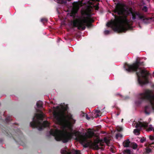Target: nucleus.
<instances>
[{"mask_svg": "<svg viewBox=\"0 0 154 154\" xmlns=\"http://www.w3.org/2000/svg\"><path fill=\"white\" fill-rule=\"evenodd\" d=\"M75 122V120L73 119L72 115L68 112V141L73 139L79 141L85 148L89 146L93 147L95 149H99L100 148L98 144L100 142L99 139L95 140L93 142L91 140L88 141L87 138L82 134L80 132L73 131V127Z\"/></svg>", "mask_w": 154, "mask_h": 154, "instance_id": "1", "label": "nucleus"}, {"mask_svg": "<svg viewBox=\"0 0 154 154\" xmlns=\"http://www.w3.org/2000/svg\"><path fill=\"white\" fill-rule=\"evenodd\" d=\"M54 116L56 122L62 127L63 130L51 129L50 134L54 136L56 140H62L63 143H66L67 142V114L63 111L54 113Z\"/></svg>", "mask_w": 154, "mask_h": 154, "instance_id": "2", "label": "nucleus"}, {"mask_svg": "<svg viewBox=\"0 0 154 154\" xmlns=\"http://www.w3.org/2000/svg\"><path fill=\"white\" fill-rule=\"evenodd\" d=\"M113 11L115 13H117L119 15L123 16V17H119L113 14L117 21L118 28L119 29V33L125 32L128 30V28L126 27L125 24L130 27V21L127 19V17L130 14L132 16L133 14L136 11H133L131 8H129L124 4L118 3Z\"/></svg>", "mask_w": 154, "mask_h": 154, "instance_id": "3", "label": "nucleus"}, {"mask_svg": "<svg viewBox=\"0 0 154 154\" xmlns=\"http://www.w3.org/2000/svg\"><path fill=\"white\" fill-rule=\"evenodd\" d=\"M144 65L143 62L137 60L132 64L125 63L124 67L126 71L129 72H136L137 77V81L139 84L141 85H145L149 83V76L150 73L147 70L142 69L140 67Z\"/></svg>", "mask_w": 154, "mask_h": 154, "instance_id": "4", "label": "nucleus"}, {"mask_svg": "<svg viewBox=\"0 0 154 154\" xmlns=\"http://www.w3.org/2000/svg\"><path fill=\"white\" fill-rule=\"evenodd\" d=\"M92 6H89L87 8L88 12L85 11L82 12V15H85L86 17H83L82 18H79L76 20L74 23V24L76 25L79 30H84L86 26L88 28H90L93 26L92 23L94 22V19L91 17V13Z\"/></svg>", "mask_w": 154, "mask_h": 154, "instance_id": "5", "label": "nucleus"}, {"mask_svg": "<svg viewBox=\"0 0 154 154\" xmlns=\"http://www.w3.org/2000/svg\"><path fill=\"white\" fill-rule=\"evenodd\" d=\"M138 99L136 103L139 104H141L144 101H147L149 102L150 105L146 106L144 108V112L146 114H150L151 108L154 110V94L152 91L146 90L144 92L139 94Z\"/></svg>", "mask_w": 154, "mask_h": 154, "instance_id": "6", "label": "nucleus"}, {"mask_svg": "<svg viewBox=\"0 0 154 154\" xmlns=\"http://www.w3.org/2000/svg\"><path fill=\"white\" fill-rule=\"evenodd\" d=\"M44 118L42 113L41 114L35 113L32 118V122L30 123L31 127L32 128H38L39 131L42 130L45 128L49 126V123L47 121H44L42 123L40 120L42 121Z\"/></svg>", "mask_w": 154, "mask_h": 154, "instance_id": "7", "label": "nucleus"}, {"mask_svg": "<svg viewBox=\"0 0 154 154\" xmlns=\"http://www.w3.org/2000/svg\"><path fill=\"white\" fill-rule=\"evenodd\" d=\"M133 20L136 19L139 20H143V22L145 23H150L152 19L151 17H146L143 14L137 11H135L132 14Z\"/></svg>", "mask_w": 154, "mask_h": 154, "instance_id": "8", "label": "nucleus"}, {"mask_svg": "<svg viewBox=\"0 0 154 154\" xmlns=\"http://www.w3.org/2000/svg\"><path fill=\"white\" fill-rule=\"evenodd\" d=\"M106 25L108 27H111L114 31L119 33V29L118 28L117 21L115 18L114 20L108 22Z\"/></svg>", "mask_w": 154, "mask_h": 154, "instance_id": "9", "label": "nucleus"}, {"mask_svg": "<svg viewBox=\"0 0 154 154\" xmlns=\"http://www.w3.org/2000/svg\"><path fill=\"white\" fill-rule=\"evenodd\" d=\"M72 14L74 16L75 15L76 13L77 12V11L79 9V6L78 3L76 2H74L72 3Z\"/></svg>", "mask_w": 154, "mask_h": 154, "instance_id": "10", "label": "nucleus"}, {"mask_svg": "<svg viewBox=\"0 0 154 154\" xmlns=\"http://www.w3.org/2000/svg\"><path fill=\"white\" fill-rule=\"evenodd\" d=\"M148 127V123L144 122L143 123L141 122H138L136 123L135 127L137 128H140V129L142 127L147 128Z\"/></svg>", "mask_w": 154, "mask_h": 154, "instance_id": "11", "label": "nucleus"}, {"mask_svg": "<svg viewBox=\"0 0 154 154\" xmlns=\"http://www.w3.org/2000/svg\"><path fill=\"white\" fill-rule=\"evenodd\" d=\"M68 154H81L79 150L74 149L69 150L68 149Z\"/></svg>", "mask_w": 154, "mask_h": 154, "instance_id": "12", "label": "nucleus"}, {"mask_svg": "<svg viewBox=\"0 0 154 154\" xmlns=\"http://www.w3.org/2000/svg\"><path fill=\"white\" fill-rule=\"evenodd\" d=\"M130 143V142L129 140V139H127L123 142V145L124 147H127L129 146Z\"/></svg>", "mask_w": 154, "mask_h": 154, "instance_id": "13", "label": "nucleus"}, {"mask_svg": "<svg viewBox=\"0 0 154 154\" xmlns=\"http://www.w3.org/2000/svg\"><path fill=\"white\" fill-rule=\"evenodd\" d=\"M36 106L38 108H40L42 106V102L41 101H38L37 102Z\"/></svg>", "mask_w": 154, "mask_h": 154, "instance_id": "14", "label": "nucleus"}, {"mask_svg": "<svg viewBox=\"0 0 154 154\" xmlns=\"http://www.w3.org/2000/svg\"><path fill=\"white\" fill-rule=\"evenodd\" d=\"M104 141L107 144V145H108L110 143V140L107 137H104Z\"/></svg>", "mask_w": 154, "mask_h": 154, "instance_id": "15", "label": "nucleus"}, {"mask_svg": "<svg viewBox=\"0 0 154 154\" xmlns=\"http://www.w3.org/2000/svg\"><path fill=\"white\" fill-rule=\"evenodd\" d=\"M141 129H135L134 130V134L137 135H138L140 134V131Z\"/></svg>", "mask_w": 154, "mask_h": 154, "instance_id": "16", "label": "nucleus"}, {"mask_svg": "<svg viewBox=\"0 0 154 154\" xmlns=\"http://www.w3.org/2000/svg\"><path fill=\"white\" fill-rule=\"evenodd\" d=\"M88 134L90 138H92L94 134V132L91 131H89L88 132Z\"/></svg>", "mask_w": 154, "mask_h": 154, "instance_id": "17", "label": "nucleus"}, {"mask_svg": "<svg viewBox=\"0 0 154 154\" xmlns=\"http://www.w3.org/2000/svg\"><path fill=\"white\" fill-rule=\"evenodd\" d=\"M131 144L132 145V148L134 149H136L138 146L137 145L134 143H132Z\"/></svg>", "mask_w": 154, "mask_h": 154, "instance_id": "18", "label": "nucleus"}, {"mask_svg": "<svg viewBox=\"0 0 154 154\" xmlns=\"http://www.w3.org/2000/svg\"><path fill=\"white\" fill-rule=\"evenodd\" d=\"M58 3L60 4H65L66 3L67 0H56Z\"/></svg>", "mask_w": 154, "mask_h": 154, "instance_id": "19", "label": "nucleus"}, {"mask_svg": "<svg viewBox=\"0 0 154 154\" xmlns=\"http://www.w3.org/2000/svg\"><path fill=\"white\" fill-rule=\"evenodd\" d=\"M61 27H65L66 28H67V24L66 22L65 21H63L61 23Z\"/></svg>", "mask_w": 154, "mask_h": 154, "instance_id": "20", "label": "nucleus"}, {"mask_svg": "<svg viewBox=\"0 0 154 154\" xmlns=\"http://www.w3.org/2000/svg\"><path fill=\"white\" fill-rule=\"evenodd\" d=\"M61 154H67L66 148L65 149H61Z\"/></svg>", "mask_w": 154, "mask_h": 154, "instance_id": "21", "label": "nucleus"}, {"mask_svg": "<svg viewBox=\"0 0 154 154\" xmlns=\"http://www.w3.org/2000/svg\"><path fill=\"white\" fill-rule=\"evenodd\" d=\"M124 154H131V151L129 149H126L123 151Z\"/></svg>", "mask_w": 154, "mask_h": 154, "instance_id": "22", "label": "nucleus"}, {"mask_svg": "<svg viewBox=\"0 0 154 154\" xmlns=\"http://www.w3.org/2000/svg\"><path fill=\"white\" fill-rule=\"evenodd\" d=\"M48 21V19L46 18H43L41 19V21L43 23L47 22Z\"/></svg>", "mask_w": 154, "mask_h": 154, "instance_id": "23", "label": "nucleus"}, {"mask_svg": "<svg viewBox=\"0 0 154 154\" xmlns=\"http://www.w3.org/2000/svg\"><path fill=\"white\" fill-rule=\"evenodd\" d=\"M12 120V119H11V118L10 117H7L5 119V121H6V122L7 123L11 121Z\"/></svg>", "mask_w": 154, "mask_h": 154, "instance_id": "24", "label": "nucleus"}, {"mask_svg": "<svg viewBox=\"0 0 154 154\" xmlns=\"http://www.w3.org/2000/svg\"><path fill=\"white\" fill-rule=\"evenodd\" d=\"M116 129L117 131H118L120 132V131H122L123 128L121 127L117 126L116 127Z\"/></svg>", "mask_w": 154, "mask_h": 154, "instance_id": "25", "label": "nucleus"}, {"mask_svg": "<svg viewBox=\"0 0 154 154\" xmlns=\"http://www.w3.org/2000/svg\"><path fill=\"white\" fill-rule=\"evenodd\" d=\"M142 10V11H144V12H147L148 10V8L146 6H144L143 7Z\"/></svg>", "mask_w": 154, "mask_h": 154, "instance_id": "26", "label": "nucleus"}, {"mask_svg": "<svg viewBox=\"0 0 154 154\" xmlns=\"http://www.w3.org/2000/svg\"><path fill=\"white\" fill-rule=\"evenodd\" d=\"M153 129L152 126V125H150L149 127L148 128L147 130L148 131H150Z\"/></svg>", "mask_w": 154, "mask_h": 154, "instance_id": "27", "label": "nucleus"}, {"mask_svg": "<svg viewBox=\"0 0 154 154\" xmlns=\"http://www.w3.org/2000/svg\"><path fill=\"white\" fill-rule=\"evenodd\" d=\"M146 140V138L144 137H143L141 138L140 140V142L141 143H143Z\"/></svg>", "mask_w": 154, "mask_h": 154, "instance_id": "28", "label": "nucleus"}, {"mask_svg": "<svg viewBox=\"0 0 154 154\" xmlns=\"http://www.w3.org/2000/svg\"><path fill=\"white\" fill-rule=\"evenodd\" d=\"M146 152L147 153H149L151 151V149L149 148H146Z\"/></svg>", "mask_w": 154, "mask_h": 154, "instance_id": "29", "label": "nucleus"}, {"mask_svg": "<svg viewBox=\"0 0 154 154\" xmlns=\"http://www.w3.org/2000/svg\"><path fill=\"white\" fill-rule=\"evenodd\" d=\"M94 8H95V9L96 10H98L99 9V6L98 5L94 6Z\"/></svg>", "mask_w": 154, "mask_h": 154, "instance_id": "30", "label": "nucleus"}, {"mask_svg": "<svg viewBox=\"0 0 154 154\" xmlns=\"http://www.w3.org/2000/svg\"><path fill=\"white\" fill-rule=\"evenodd\" d=\"M110 31L108 30H106L104 31V33L105 34L107 35L109 33Z\"/></svg>", "mask_w": 154, "mask_h": 154, "instance_id": "31", "label": "nucleus"}, {"mask_svg": "<svg viewBox=\"0 0 154 154\" xmlns=\"http://www.w3.org/2000/svg\"><path fill=\"white\" fill-rule=\"evenodd\" d=\"M149 139L151 140H154V137L153 136L150 135L149 136Z\"/></svg>", "mask_w": 154, "mask_h": 154, "instance_id": "32", "label": "nucleus"}, {"mask_svg": "<svg viewBox=\"0 0 154 154\" xmlns=\"http://www.w3.org/2000/svg\"><path fill=\"white\" fill-rule=\"evenodd\" d=\"M86 118L88 120H89L90 119V118L88 117V115L87 114L86 115Z\"/></svg>", "mask_w": 154, "mask_h": 154, "instance_id": "33", "label": "nucleus"}, {"mask_svg": "<svg viewBox=\"0 0 154 154\" xmlns=\"http://www.w3.org/2000/svg\"><path fill=\"white\" fill-rule=\"evenodd\" d=\"M95 112L97 113H99L100 112V111L99 110L96 109L95 110Z\"/></svg>", "mask_w": 154, "mask_h": 154, "instance_id": "34", "label": "nucleus"}, {"mask_svg": "<svg viewBox=\"0 0 154 154\" xmlns=\"http://www.w3.org/2000/svg\"><path fill=\"white\" fill-rule=\"evenodd\" d=\"M99 140H100V143H104V139L103 140H102V139H101V140H100L99 139Z\"/></svg>", "mask_w": 154, "mask_h": 154, "instance_id": "35", "label": "nucleus"}, {"mask_svg": "<svg viewBox=\"0 0 154 154\" xmlns=\"http://www.w3.org/2000/svg\"><path fill=\"white\" fill-rule=\"evenodd\" d=\"M103 143H100V145L101 146H103Z\"/></svg>", "mask_w": 154, "mask_h": 154, "instance_id": "36", "label": "nucleus"}, {"mask_svg": "<svg viewBox=\"0 0 154 154\" xmlns=\"http://www.w3.org/2000/svg\"><path fill=\"white\" fill-rule=\"evenodd\" d=\"M119 137V134H116V137L117 138H118Z\"/></svg>", "mask_w": 154, "mask_h": 154, "instance_id": "37", "label": "nucleus"}, {"mask_svg": "<svg viewBox=\"0 0 154 154\" xmlns=\"http://www.w3.org/2000/svg\"><path fill=\"white\" fill-rule=\"evenodd\" d=\"M89 4H90L91 5H94V3L93 2H89Z\"/></svg>", "mask_w": 154, "mask_h": 154, "instance_id": "38", "label": "nucleus"}, {"mask_svg": "<svg viewBox=\"0 0 154 154\" xmlns=\"http://www.w3.org/2000/svg\"><path fill=\"white\" fill-rule=\"evenodd\" d=\"M154 144V142H153L152 143L150 144V146L152 147H153V146H152V145Z\"/></svg>", "mask_w": 154, "mask_h": 154, "instance_id": "39", "label": "nucleus"}, {"mask_svg": "<svg viewBox=\"0 0 154 154\" xmlns=\"http://www.w3.org/2000/svg\"><path fill=\"white\" fill-rule=\"evenodd\" d=\"M120 114V112H118L117 114V116H119V115Z\"/></svg>", "mask_w": 154, "mask_h": 154, "instance_id": "40", "label": "nucleus"}, {"mask_svg": "<svg viewBox=\"0 0 154 154\" xmlns=\"http://www.w3.org/2000/svg\"><path fill=\"white\" fill-rule=\"evenodd\" d=\"M67 109V104L66 105V110Z\"/></svg>", "mask_w": 154, "mask_h": 154, "instance_id": "41", "label": "nucleus"}, {"mask_svg": "<svg viewBox=\"0 0 154 154\" xmlns=\"http://www.w3.org/2000/svg\"><path fill=\"white\" fill-rule=\"evenodd\" d=\"M92 1L94 2L95 1H98V0H91Z\"/></svg>", "mask_w": 154, "mask_h": 154, "instance_id": "42", "label": "nucleus"}, {"mask_svg": "<svg viewBox=\"0 0 154 154\" xmlns=\"http://www.w3.org/2000/svg\"><path fill=\"white\" fill-rule=\"evenodd\" d=\"M99 116V115H98V114H97V117H98V116Z\"/></svg>", "mask_w": 154, "mask_h": 154, "instance_id": "43", "label": "nucleus"}, {"mask_svg": "<svg viewBox=\"0 0 154 154\" xmlns=\"http://www.w3.org/2000/svg\"><path fill=\"white\" fill-rule=\"evenodd\" d=\"M123 119H122V120H121L122 122H123Z\"/></svg>", "mask_w": 154, "mask_h": 154, "instance_id": "44", "label": "nucleus"}, {"mask_svg": "<svg viewBox=\"0 0 154 154\" xmlns=\"http://www.w3.org/2000/svg\"><path fill=\"white\" fill-rule=\"evenodd\" d=\"M64 38L66 40V37H64Z\"/></svg>", "mask_w": 154, "mask_h": 154, "instance_id": "45", "label": "nucleus"}, {"mask_svg": "<svg viewBox=\"0 0 154 154\" xmlns=\"http://www.w3.org/2000/svg\"><path fill=\"white\" fill-rule=\"evenodd\" d=\"M117 0H113L114 2H116Z\"/></svg>", "mask_w": 154, "mask_h": 154, "instance_id": "46", "label": "nucleus"}, {"mask_svg": "<svg viewBox=\"0 0 154 154\" xmlns=\"http://www.w3.org/2000/svg\"><path fill=\"white\" fill-rule=\"evenodd\" d=\"M60 41H61V40L60 39H59V40H58V41L59 42H60Z\"/></svg>", "mask_w": 154, "mask_h": 154, "instance_id": "47", "label": "nucleus"}, {"mask_svg": "<svg viewBox=\"0 0 154 154\" xmlns=\"http://www.w3.org/2000/svg\"><path fill=\"white\" fill-rule=\"evenodd\" d=\"M68 2H69L71 1V0H68Z\"/></svg>", "mask_w": 154, "mask_h": 154, "instance_id": "48", "label": "nucleus"}, {"mask_svg": "<svg viewBox=\"0 0 154 154\" xmlns=\"http://www.w3.org/2000/svg\"><path fill=\"white\" fill-rule=\"evenodd\" d=\"M118 95H119L120 96H122L121 95H120V94H118Z\"/></svg>", "mask_w": 154, "mask_h": 154, "instance_id": "49", "label": "nucleus"}, {"mask_svg": "<svg viewBox=\"0 0 154 154\" xmlns=\"http://www.w3.org/2000/svg\"><path fill=\"white\" fill-rule=\"evenodd\" d=\"M66 12H67V9L66 11Z\"/></svg>", "mask_w": 154, "mask_h": 154, "instance_id": "50", "label": "nucleus"}, {"mask_svg": "<svg viewBox=\"0 0 154 154\" xmlns=\"http://www.w3.org/2000/svg\"><path fill=\"white\" fill-rule=\"evenodd\" d=\"M66 16H67V13L66 14Z\"/></svg>", "mask_w": 154, "mask_h": 154, "instance_id": "51", "label": "nucleus"}, {"mask_svg": "<svg viewBox=\"0 0 154 154\" xmlns=\"http://www.w3.org/2000/svg\"><path fill=\"white\" fill-rule=\"evenodd\" d=\"M2 141V140H1V139H0V141Z\"/></svg>", "mask_w": 154, "mask_h": 154, "instance_id": "52", "label": "nucleus"}, {"mask_svg": "<svg viewBox=\"0 0 154 154\" xmlns=\"http://www.w3.org/2000/svg\"><path fill=\"white\" fill-rule=\"evenodd\" d=\"M153 131L154 132V128H153Z\"/></svg>", "mask_w": 154, "mask_h": 154, "instance_id": "53", "label": "nucleus"}, {"mask_svg": "<svg viewBox=\"0 0 154 154\" xmlns=\"http://www.w3.org/2000/svg\"><path fill=\"white\" fill-rule=\"evenodd\" d=\"M153 73L154 74V72H153Z\"/></svg>", "mask_w": 154, "mask_h": 154, "instance_id": "54", "label": "nucleus"}]
</instances>
